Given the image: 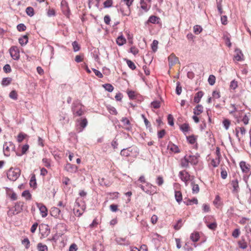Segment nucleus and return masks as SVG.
Masks as SVG:
<instances>
[{
	"mask_svg": "<svg viewBox=\"0 0 251 251\" xmlns=\"http://www.w3.org/2000/svg\"><path fill=\"white\" fill-rule=\"evenodd\" d=\"M205 224L212 231H215L217 228V223L216 219H213L212 221H210L208 219H206L205 221Z\"/></svg>",
	"mask_w": 251,
	"mask_h": 251,
	"instance_id": "obj_11",
	"label": "nucleus"
},
{
	"mask_svg": "<svg viewBox=\"0 0 251 251\" xmlns=\"http://www.w3.org/2000/svg\"><path fill=\"white\" fill-rule=\"evenodd\" d=\"M240 233V229L239 228H236L233 231L232 235L234 238H237L239 237Z\"/></svg>",
	"mask_w": 251,
	"mask_h": 251,
	"instance_id": "obj_52",
	"label": "nucleus"
},
{
	"mask_svg": "<svg viewBox=\"0 0 251 251\" xmlns=\"http://www.w3.org/2000/svg\"><path fill=\"white\" fill-rule=\"evenodd\" d=\"M138 153V148L136 147H132L123 149L121 151L120 154L122 156L128 157L130 156H136Z\"/></svg>",
	"mask_w": 251,
	"mask_h": 251,
	"instance_id": "obj_7",
	"label": "nucleus"
},
{
	"mask_svg": "<svg viewBox=\"0 0 251 251\" xmlns=\"http://www.w3.org/2000/svg\"><path fill=\"white\" fill-rule=\"evenodd\" d=\"M187 139L189 143L191 144H193L195 143L196 138L194 136H189L187 137Z\"/></svg>",
	"mask_w": 251,
	"mask_h": 251,
	"instance_id": "obj_58",
	"label": "nucleus"
},
{
	"mask_svg": "<svg viewBox=\"0 0 251 251\" xmlns=\"http://www.w3.org/2000/svg\"><path fill=\"white\" fill-rule=\"evenodd\" d=\"M198 162V158L195 156H185L181 159L180 165L182 167L187 168L189 167V163L196 164Z\"/></svg>",
	"mask_w": 251,
	"mask_h": 251,
	"instance_id": "obj_5",
	"label": "nucleus"
},
{
	"mask_svg": "<svg viewBox=\"0 0 251 251\" xmlns=\"http://www.w3.org/2000/svg\"><path fill=\"white\" fill-rule=\"evenodd\" d=\"M25 134L23 133H20L17 137V141L18 142L21 143L22 142L24 139L25 138Z\"/></svg>",
	"mask_w": 251,
	"mask_h": 251,
	"instance_id": "obj_54",
	"label": "nucleus"
},
{
	"mask_svg": "<svg viewBox=\"0 0 251 251\" xmlns=\"http://www.w3.org/2000/svg\"><path fill=\"white\" fill-rule=\"evenodd\" d=\"M66 170L70 172H75L77 170V167L75 165L70 163H67L65 166Z\"/></svg>",
	"mask_w": 251,
	"mask_h": 251,
	"instance_id": "obj_20",
	"label": "nucleus"
},
{
	"mask_svg": "<svg viewBox=\"0 0 251 251\" xmlns=\"http://www.w3.org/2000/svg\"><path fill=\"white\" fill-rule=\"evenodd\" d=\"M15 146L11 142H5L3 145V152L5 156L10 155V152L14 149Z\"/></svg>",
	"mask_w": 251,
	"mask_h": 251,
	"instance_id": "obj_10",
	"label": "nucleus"
},
{
	"mask_svg": "<svg viewBox=\"0 0 251 251\" xmlns=\"http://www.w3.org/2000/svg\"><path fill=\"white\" fill-rule=\"evenodd\" d=\"M85 208V202L80 199H77L73 209L74 214L76 216L79 217L83 214Z\"/></svg>",
	"mask_w": 251,
	"mask_h": 251,
	"instance_id": "obj_1",
	"label": "nucleus"
},
{
	"mask_svg": "<svg viewBox=\"0 0 251 251\" xmlns=\"http://www.w3.org/2000/svg\"><path fill=\"white\" fill-rule=\"evenodd\" d=\"M50 162L51 160L50 159L44 158L42 159V162L43 163L44 165L47 168H50Z\"/></svg>",
	"mask_w": 251,
	"mask_h": 251,
	"instance_id": "obj_43",
	"label": "nucleus"
},
{
	"mask_svg": "<svg viewBox=\"0 0 251 251\" xmlns=\"http://www.w3.org/2000/svg\"><path fill=\"white\" fill-rule=\"evenodd\" d=\"M140 5L141 8L145 12H147L149 10V7L144 0H140Z\"/></svg>",
	"mask_w": 251,
	"mask_h": 251,
	"instance_id": "obj_46",
	"label": "nucleus"
},
{
	"mask_svg": "<svg viewBox=\"0 0 251 251\" xmlns=\"http://www.w3.org/2000/svg\"><path fill=\"white\" fill-rule=\"evenodd\" d=\"M178 176L186 185H187L189 182H191L194 179V176H191L185 170L180 171Z\"/></svg>",
	"mask_w": 251,
	"mask_h": 251,
	"instance_id": "obj_8",
	"label": "nucleus"
},
{
	"mask_svg": "<svg viewBox=\"0 0 251 251\" xmlns=\"http://www.w3.org/2000/svg\"><path fill=\"white\" fill-rule=\"evenodd\" d=\"M17 28L18 30L19 31H23L26 29V26L23 24H19L17 25Z\"/></svg>",
	"mask_w": 251,
	"mask_h": 251,
	"instance_id": "obj_63",
	"label": "nucleus"
},
{
	"mask_svg": "<svg viewBox=\"0 0 251 251\" xmlns=\"http://www.w3.org/2000/svg\"><path fill=\"white\" fill-rule=\"evenodd\" d=\"M238 244L239 247L242 249H245L248 247L247 243L246 242L244 238L242 237L241 239L238 241Z\"/></svg>",
	"mask_w": 251,
	"mask_h": 251,
	"instance_id": "obj_21",
	"label": "nucleus"
},
{
	"mask_svg": "<svg viewBox=\"0 0 251 251\" xmlns=\"http://www.w3.org/2000/svg\"><path fill=\"white\" fill-rule=\"evenodd\" d=\"M84 106L79 100L74 101L72 105V111L74 116H81L84 114Z\"/></svg>",
	"mask_w": 251,
	"mask_h": 251,
	"instance_id": "obj_2",
	"label": "nucleus"
},
{
	"mask_svg": "<svg viewBox=\"0 0 251 251\" xmlns=\"http://www.w3.org/2000/svg\"><path fill=\"white\" fill-rule=\"evenodd\" d=\"M22 196L26 200H30L32 198L31 194L28 190H25L23 192Z\"/></svg>",
	"mask_w": 251,
	"mask_h": 251,
	"instance_id": "obj_28",
	"label": "nucleus"
},
{
	"mask_svg": "<svg viewBox=\"0 0 251 251\" xmlns=\"http://www.w3.org/2000/svg\"><path fill=\"white\" fill-rule=\"evenodd\" d=\"M238 86L237 82L235 80H233L231 81L230 84V87L231 89L233 90L235 89Z\"/></svg>",
	"mask_w": 251,
	"mask_h": 251,
	"instance_id": "obj_62",
	"label": "nucleus"
},
{
	"mask_svg": "<svg viewBox=\"0 0 251 251\" xmlns=\"http://www.w3.org/2000/svg\"><path fill=\"white\" fill-rule=\"evenodd\" d=\"M28 36L25 35L19 39V42L21 46L25 45L28 42Z\"/></svg>",
	"mask_w": 251,
	"mask_h": 251,
	"instance_id": "obj_25",
	"label": "nucleus"
},
{
	"mask_svg": "<svg viewBox=\"0 0 251 251\" xmlns=\"http://www.w3.org/2000/svg\"><path fill=\"white\" fill-rule=\"evenodd\" d=\"M231 185L233 188V191L234 192H237L239 190V185H238V181L237 179H235V180H233L231 181Z\"/></svg>",
	"mask_w": 251,
	"mask_h": 251,
	"instance_id": "obj_29",
	"label": "nucleus"
},
{
	"mask_svg": "<svg viewBox=\"0 0 251 251\" xmlns=\"http://www.w3.org/2000/svg\"><path fill=\"white\" fill-rule=\"evenodd\" d=\"M37 249L38 251H48V248L46 245L42 243H39L37 245Z\"/></svg>",
	"mask_w": 251,
	"mask_h": 251,
	"instance_id": "obj_27",
	"label": "nucleus"
},
{
	"mask_svg": "<svg viewBox=\"0 0 251 251\" xmlns=\"http://www.w3.org/2000/svg\"><path fill=\"white\" fill-rule=\"evenodd\" d=\"M156 182L158 186H161L164 183L163 177L158 176L156 178Z\"/></svg>",
	"mask_w": 251,
	"mask_h": 251,
	"instance_id": "obj_55",
	"label": "nucleus"
},
{
	"mask_svg": "<svg viewBox=\"0 0 251 251\" xmlns=\"http://www.w3.org/2000/svg\"><path fill=\"white\" fill-rule=\"evenodd\" d=\"M127 94L130 99L134 100L136 99V93L134 91H129L127 92Z\"/></svg>",
	"mask_w": 251,
	"mask_h": 251,
	"instance_id": "obj_57",
	"label": "nucleus"
},
{
	"mask_svg": "<svg viewBox=\"0 0 251 251\" xmlns=\"http://www.w3.org/2000/svg\"><path fill=\"white\" fill-rule=\"evenodd\" d=\"M112 0H106L103 3V5L105 8L110 7L112 5Z\"/></svg>",
	"mask_w": 251,
	"mask_h": 251,
	"instance_id": "obj_53",
	"label": "nucleus"
},
{
	"mask_svg": "<svg viewBox=\"0 0 251 251\" xmlns=\"http://www.w3.org/2000/svg\"><path fill=\"white\" fill-rule=\"evenodd\" d=\"M21 174V170L18 168H10L7 172L8 178L11 181L16 180Z\"/></svg>",
	"mask_w": 251,
	"mask_h": 251,
	"instance_id": "obj_6",
	"label": "nucleus"
},
{
	"mask_svg": "<svg viewBox=\"0 0 251 251\" xmlns=\"http://www.w3.org/2000/svg\"><path fill=\"white\" fill-rule=\"evenodd\" d=\"M121 122L123 123V127L127 131L132 129V126L129 120L126 117L122 118Z\"/></svg>",
	"mask_w": 251,
	"mask_h": 251,
	"instance_id": "obj_13",
	"label": "nucleus"
},
{
	"mask_svg": "<svg viewBox=\"0 0 251 251\" xmlns=\"http://www.w3.org/2000/svg\"><path fill=\"white\" fill-rule=\"evenodd\" d=\"M238 50L239 52L237 53L236 55L234 56V57L237 61H240L242 60L241 56H243V54L240 50Z\"/></svg>",
	"mask_w": 251,
	"mask_h": 251,
	"instance_id": "obj_51",
	"label": "nucleus"
},
{
	"mask_svg": "<svg viewBox=\"0 0 251 251\" xmlns=\"http://www.w3.org/2000/svg\"><path fill=\"white\" fill-rule=\"evenodd\" d=\"M103 87L106 90L109 92H111L114 89L113 86L111 84L109 83L103 85Z\"/></svg>",
	"mask_w": 251,
	"mask_h": 251,
	"instance_id": "obj_44",
	"label": "nucleus"
},
{
	"mask_svg": "<svg viewBox=\"0 0 251 251\" xmlns=\"http://www.w3.org/2000/svg\"><path fill=\"white\" fill-rule=\"evenodd\" d=\"M168 59L170 67H173L179 62L178 58L174 53L171 54Z\"/></svg>",
	"mask_w": 251,
	"mask_h": 251,
	"instance_id": "obj_14",
	"label": "nucleus"
},
{
	"mask_svg": "<svg viewBox=\"0 0 251 251\" xmlns=\"http://www.w3.org/2000/svg\"><path fill=\"white\" fill-rule=\"evenodd\" d=\"M193 30L195 34H198L202 31V28L200 25H196L194 26Z\"/></svg>",
	"mask_w": 251,
	"mask_h": 251,
	"instance_id": "obj_37",
	"label": "nucleus"
},
{
	"mask_svg": "<svg viewBox=\"0 0 251 251\" xmlns=\"http://www.w3.org/2000/svg\"><path fill=\"white\" fill-rule=\"evenodd\" d=\"M6 194L11 200L15 201L17 199V194L12 190L7 188L6 189Z\"/></svg>",
	"mask_w": 251,
	"mask_h": 251,
	"instance_id": "obj_18",
	"label": "nucleus"
},
{
	"mask_svg": "<svg viewBox=\"0 0 251 251\" xmlns=\"http://www.w3.org/2000/svg\"><path fill=\"white\" fill-rule=\"evenodd\" d=\"M9 52L11 57L15 60H18L20 59V50L17 46H12L9 49Z\"/></svg>",
	"mask_w": 251,
	"mask_h": 251,
	"instance_id": "obj_9",
	"label": "nucleus"
},
{
	"mask_svg": "<svg viewBox=\"0 0 251 251\" xmlns=\"http://www.w3.org/2000/svg\"><path fill=\"white\" fill-rule=\"evenodd\" d=\"M158 44V41H157L156 40H153V41L151 44V49H152V51L154 52L156 51L157 50Z\"/></svg>",
	"mask_w": 251,
	"mask_h": 251,
	"instance_id": "obj_42",
	"label": "nucleus"
},
{
	"mask_svg": "<svg viewBox=\"0 0 251 251\" xmlns=\"http://www.w3.org/2000/svg\"><path fill=\"white\" fill-rule=\"evenodd\" d=\"M203 111V106L201 105H198L194 109V114L195 115H199L202 113Z\"/></svg>",
	"mask_w": 251,
	"mask_h": 251,
	"instance_id": "obj_22",
	"label": "nucleus"
},
{
	"mask_svg": "<svg viewBox=\"0 0 251 251\" xmlns=\"http://www.w3.org/2000/svg\"><path fill=\"white\" fill-rule=\"evenodd\" d=\"M216 1H217V7L218 12L220 15H222L224 12L223 11L222 5V0H216Z\"/></svg>",
	"mask_w": 251,
	"mask_h": 251,
	"instance_id": "obj_32",
	"label": "nucleus"
},
{
	"mask_svg": "<svg viewBox=\"0 0 251 251\" xmlns=\"http://www.w3.org/2000/svg\"><path fill=\"white\" fill-rule=\"evenodd\" d=\"M167 148L171 151L175 153H178L180 152V150H179L178 147L172 142L169 143Z\"/></svg>",
	"mask_w": 251,
	"mask_h": 251,
	"instance_id": "obj_17",
	"label": "nucleus"
},
{
	"mask_svg": "<svg viewBox=\"0 0 251 251\" xmlns=\"http://www.w3.org/2000/svg\"><path fill=\"white\" fill-rule=\"evenodd\" d=\"M50 215L56 218H62V216L61 215L60 213L61 211L60 210L56 207H53L51 208L50 211Z\"/></svg>",
	"mask_w": 251,
	"mask_h": 251,
	"instance_id": "obj_16",
	"label": "nucleus"
},
{
	"mask_svg": "<svg viewBox=\"0 0 251 251\" xmlns=\"http://www.w3.org/2000/svg\"><path fill=\"white\" fill-rule=\"evenodd\" d=\"M151 105L154 108H159L160 107V102L159 101H154L151 103Z\"/></svg>",
	"mask_w": 251,
	"mask_h": 251,
	"instance_id": "obj_56",
	"label": "nucleus"
},
{
	"mask_svg": "<svg viewBox=\"0 0 251 251\" xmlns=\"http://www.w3.org/2000/svg\"><path fill=\"white\" fill-rule=\"evenodd\" d=\"M9 97L14 100H16L18 99V94L15 90L12 91L9 94Z\"/></svg>",
	"mask_w": 251,
	"mask_h": 251,
	"instance_id": "obj_47",
	"label": "nucleus"
},
{
	"mask_svg": "<svg viewBox=\"0 0 251 251\" xmlns=\"http://www.w3.org/2000/svg\"><path fill=\"white\" fill-rule=\"evenodd\" d=\"M36 181L35 175H33L30 179L29 185L30 187L35 188L36 186Z\"/></svg>",
	"mask_w": 251,
	"mask_h": 251,
	"instance_id": "obj_31",
	"label": "nucleus"
},
{
	"mask_svg": "<svg viewBox=\"0 0 251 251\" xmlns=\"http://www.w3.org/2000/svg\"><path fill=\"white\" fill-rule=\"evenodd\" d=\"M239 165L243 172L247 173L249 171L250 165L249 164H246V163L245 161H241Z\"/></svg>",
	"mask_w": 251,
	"mask_h": 251,
	"instance_id": "obj_19",
	"label": "nucleus"
},
{
	"mask_svg": "<svg viewBox=\"0 0 251 251\" xmlns=\"http://www.w3.org/2000/svg\"><path fill=\"white\" fill-rule=\"evenodd\" d=\"M203 95V92L202 91H199L197 93L194 97V101L195 103H199L201 98L202 97Z\"/></svg>",
	"mask_w": 251,
	"mask_h": 251,
	"instance_id": "obj_24",
	"label": "nucleus"
},
{
	"mask_svg": "<svg viewBox=\"0 0 251 251\" xmlns=\"http://www.w3.org/2000/svg\"><path fill=\"white\" fill-rule=\"evenodd\" d=\"M190 128V127L188 124H183L180 126V129L184 132H188Z\"/></svg>",
	"mask_w": 251,
	"mask_h": 251,
	"instance_id": "obj_36",
	"label": "nucleus"
},
{
	"mask_svg": "<svg viewBox=\"0 0 251 251\" xmlns=\"http://www.w3.org/2000/svg\"><path fill=\"white\" fill-rule=\"evenodd\" d=\"M74 51L76 52L80 50V46L76 41H74L72 43Z\"/></svg>",
	"mask_w": 251,
	"mask_h": 251,
	"instance_id": "obj_50",
	"label": "nucleus"
},
{
	"mask_svg": "<svg viewBox=\"0 0 251 251\" xmlns=\"http://www.w3.org/2000/svg\"><path fill=\"white\" fill-rule=\"evenodd\" d=\"M26 13L27 15L32 17L34 14V9L32 7L29 6L26 8Z\"/></svg>",
	"mask_w": 251,
	"mask_h": 251,
	"instance_id": "obj_35",
	"label": "nucleus"
},
{
	"mask_svg": "<svg viewBox=\"0 0 251 251\" xmlns=\"http://www.w3.org/2000/svg\"><path fill=\"white\" fill-rule=\"evenodd\" d=\"M168 122L171 126H173L174 125V118L171 114H169L168 116Z\"/></svg>",
	"mask_w": 251,
	"mask_h": 251,
	"instance_id": "obj_61",
	"label": "nucleus"
},
{
	"mask_svg": "<svg viewBox=\"0 0 251 251\" xmlns=\"http://www.w3.org/2000/svg\"><path fill=\"white\" fill-rule=\"evenodd\" d=\"M248 115L245 114L242 120V121L245 125H248L249 124V116H250L251 115L250 113H248Z\"/></svg>",
	"mask_w": 251,
	"mask_h": 251,
	"instance_id": "obj_49",
	"label": "nucleus"
},
{
	"mask_svg": "<svg viewBox=\"0 0 251 251\" xmlns=\"http://www.w3.org/2000/svg\"><path fill=\"white\" fill-rule=\"evenodd\" d=\"M159 18L155 16H151L147 21V23L156 24L158 23Z\"/></svg>",
	"mask_w": 251,
	"mask_h": 251,
	"instance_id": "obj_26",
	"label": "nucleus"
},
{
	"mask_svg": "<svg viewBox=\"0 0 251 251\" xmlns=\"http://www.w3.org/2000/svg\"><path fill=\"white\" fill-rule=\"evenodd\" d=\"M223 124L225 129L227 130L230 125V121L228 119H225L223 120Z\"/></svg>",
	"mask_w": 251,
	"mask_h": 251,
	"instance_id": "obj_45",
	"label": "nucleus"
},
{
	"mask_svg": "<svg viewBox=\"0 0 251 251\" xmlns=\"http://www.w3.org/2000/svg\"><path fill=\"white\" fill-rule=\"evenodd\" d=\"M175 198L176 199V201L178 202H179L182 201V194L180 191H176L175 192Z\"/></svg>",
	"mask_w": 251,
	"mask_h": 251,
	"instance_id": "obj_33",
	"label": "nucleus"
},
{
	"mask_svg": "<svg viewBox=\"0 0 251 251\" xmlns=\"http://www.w3.org/2000/svg\"><path fill=\"white\" fill-rule=\"evenodd\" d=\"M191 186H192V190L193 193H197L199 192V187L198 184H195L193 183V181L191 182Z\"/></svg>",
	"mask_w": 251,
	"mask_h": 251,
	"instance_id": "obj_48",
	"label": "nucleus"
},
{
	"mask_svg": "<svg viewBox=\"0 0 251 251\" xmlns=\"http://www.w3.org/2000/svg\"><path fill=\"white\" fill-rule=\"evenodd\" d=\"M3 71L6 73H10L11 71L10 66L9 64H6L3 67Z\"/></svg>",
	"mask_w": 251,
	"mask_h": 251,
	"instance_id": "obj_64",
	"label": "nucleus"
},
{
	"mask_svg": "<svg viewBox=\"0 0 251 251\" xmlns=\"http://www.w3.org/2000/svg\"><path fill=\"white\" fill-rule=\"evenodd\" d=\"M37 206L39 208L42 217H46L48 215V209L46 206L43 203H37Z\"/></svg>",
	"mask_w": 251,
	"mask_h": 251,
	"instance_id": "obj_15",
	"label": "nucleus"
},
{
	"mask_svg": "<svg viewBox=\"0 0 251 251\" xmlns=\"http://www.w3.org/2000/svg\"><path fill=\"white\" fill-rule=\"evenodd\" d=\"M76 122L79 123V126H80L77 129L78 132H81L88 124V121L86 118L78 119L76 120Z\"/></svg>",
	"mask_w": 251,
	"mask_h": 251,
	"instance_id": "obj_12",
	"label": "nucleus"
},
{
	"mask_svg": "<svg viewBox=\"0 0 251 251\" xmlns=\"http://www.w3.org/2000/svg\"><path fill=\"white\" fill-rule=\"evenodd\" d=\"M182 219H179L177 221V223L174 225V227L176 230H179L182 226Z\"/></svg>",
	"mask_w": 251,
	"mask_h": 251,
	"instance_id": "obj_39",
	"label": "nucleus"
},
{
	"mask_svg": "<svg viewBox=\"0 0 251 251\" xmlns=\"http://www.w3.org/2000/svg\"><path fill=\"white\" fill-rule=\"evenodd\" d=\"M11 78L9 77H6L3 78L1 82V84L3 86H7L9 85L11 82Z\"/></svg>",
	"mask_w": 251,
	"mask_h": 251,
	"instance_id": "obj_41",
	"label": "nucleus"
},
{
	"mask_svg": "<svg viewBox=\"0 0 251 251\" xmlns=\"http://www.w3.org/2000/svg\"><path fill=\"white\" fill-rule=\"evenodd\" d=\"M134 0H122L120 11L123 16H129L131 13V6Z\"/></svg>",
	"mask_w": 251,
	"mask_h": 251,
	"instance_id": "obj_3",
	"label": "nucleus"
},
{
	"mask_svg": "<svg viewBox=\"0 0 251 251\" xmlns=\"http://www.w3.org/2000/svg\"><path fill=\"white\" fill-rule=\"evenodd\" d=\"M126 62L128 67L132 70H134L136 69V66L132 61L128 59H126Z\"/></svg>",
	"mask_w": 251,
	"mask_h": 251,
	"instance_id": "obj_40",
	"label": "nucleus"
},
{
	"mask_svg": "<svg viewBox=\"0 0 251 251\" xmlns=\"http://www.w3.org/2000/svg\"><path fill=\"white\" fill-rule=\"evenodd\" d=\"M22 244L25 247L26 249H28L30 246V241L27 238H25L22 241Z\"/></svg>",
	"mask_w": 251,
	"mask_h": 251,
	"instance_id": "obj_34",
	"label": "nucleus"
},
{
	"mask_svg": "<svg viewBox=\"0 0 251 251\" xmlns=\"http://www.w3.org/2000/svg\"><path fill=\"white\" fill-rule=\"evenodd\" d=\"M216 77L213 75H209L208 78V82L210 85H213L215 83Z\"/></svg>",
	"mask_w": 251,
	"mask_h": 251,
	"instance_id": "obj_38",
	"label": "nucleus"
},
{
	"mask_svg": "<svg viewBox=\"0 0 251 251\" xmlns=\"http://www.w3.org/2000/svg\"><path fill=\"white\" fill-rule=\"evenodd\" d=\"M190 239L193 242H197L200 239V234L198 232L192 233L190 236Z\"/></svg>",
	"mask_w": 251,
	"mask_h": 251,
	"instance_id": "obj_30",
	"label": "nucleus"
},
{
	"mask_svg": "<svg viewBox=\"0 0 251 251\" xmlns=\"http://www.w3.org/2000/svg\"><path fill=\"white\" fill-rule=\"evenodd\" d=\"M221 177L224 179H226L227 177V172L226 171L225 168H221Z\"/></svg>",
	"mask_w": 251,
	"mask_h": 251,
	"instance_id": "obj_59",
	"label": "nucleus"
},
{
	"mask_svg": "<svg viewBox=\"0 0 251 251\" xmlns=\"http://www.w3.org/2000/svg\"><path fill=\"white\" fill-rule=\"evenodd\" d=\"M130 52L134 55H136L139 52L138 49L135 46H132L130 49Z\"/></svg>",
	"mask_w": 251,
	"mask_h": 251,
	"instance_id": "obj_60",
	"label": "nucleus"
},
{
	"mask_svg": "<svg viewBox=\"0 0 251 251\" xmlns=\"http://www.w3.org/2000/svg\"><path fill=\"white\" fill-rule=\"evenodd\" d=\"M24 202L23 201H18L15 203L13 207L9 208L7 212L8 217H12L13 216L20 213L23 210Z\"/></svg>",
	"mask_w": 251,
	"mask_h": 251,
	"instance_id": "obj_4",
	"label": "nucleus"
},
{
	"mask_svg": "<svg viewBox=\"0 0 251 251\" xmlns=\"http://www.w3.org/2000/svg\"><path fill=\"white\" fill-rule=\"evenodd\" d=\"M126 40L123 36H119L116 39V43L119 46H122L126 43Z\"/></svg>",
	"mask_w": 251,
	"mask_h": 251,
	"instance_id": "obj_23",
	"label": "nucleus"
}]
</instances>
